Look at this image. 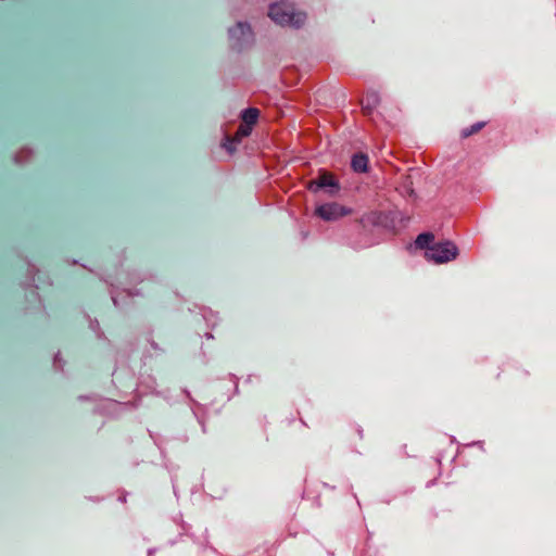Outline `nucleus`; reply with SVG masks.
Masks as SVG:
<instances>
[{
    "label": "nucleus",
    "instance_id": "nucleus-10",
    "mask_svg": "<svg viewBox=\"0 0 556 556\" xmlns=\"http://www.w3.org/2000/svg\"><path fill=\"white\" fill-rule=\"evenodd\" d=\"M484 126H485V122H478V123L471 125L470 127L464 128L462 130V137L468 138L471 135L479 132Z\"/></svg>",
    "mask_w": 556,
    "mask_h": 556
},
{
    "label": "nucleus",
    "instance_id": "nucleus-13",
    "mask_svg": "<svg viewBox=\"0 0 556 556\" xmlns=\"http://www.w3.org/2000/svg\"><path fill=\"white\" fill-rule=\"evenodd\" d=\"M392 233H393V235H395V233H396V228H395V227H393V228H392Z\"/></svg>",
    "mask_w": 556,
    "mask_h": 556
},
{
    "label": "nucleus",
    "instance_id": "nucleus-5",
    "mask_svg": "<svg viewBox=\"0 0 556 556\" xmlns=\"http://www.w3.org/2000/svg\"><path fill=\"white\" fill-rule=\"evenodd\" d=\"M260 111L255 108H249L241 113L242 124L253 128L257 123Z\"/></svg>",
    "mask_w": 556,
    "mask_h": 556
},
{
    "label": "nucleus",
    "instance_id": "nucleus-4",
    "mask_svg": "<svg viewBox=\"0 0 556 556\" xmlns=\"http://www.w3.org/2000/svg\"><path fill=\"white\" fill-rule=\"evenodd\" d=\"M325 187L332 188L331 193H336L339 190V184L332 174L325 173L319 177L317 181H311L307 185V188L313 191H316L318 188Z\"/></svg>",
    "mask_w": 556,
    "mask_h": 556
},
{
    "label": "nucleus",
    "instance_id": "nucleus-1",
    "mask_svg": "<svg viewBox=\"0 0 556 556\" xmlns=\"http://www.w3.org/2000/svg\"><path fill=\"white\" fill-rule=\"evenodd\" d=\"M269 16L283 26L299 27L304 22L303 13L294 12L290 7L282 3L273 4L269 9Z\"/></svg>",
    "mask_w": 556,
    "mask_h": 556
},
{
    "label": "nucleus",
    "instance_id": "nucleus-2",
    "mask_svg": "<svg viewBox=\"0 0 556 556\" xmlns=\"http://www.w3.org/2000/svg\"><path fill=\"white\" fill-rule=\"evenodd\" d=\"M458 255V248L452 241H441L433 243L428 251L425 252V256L429 261H433L437 264H443L455 260Z\"/></svg>",
    "mask_w": 556,
    "mask_h": 556
},
{
    "label": "nucleus",
    "instance_id": "nucleus-3",
    "mask_svg": "<svg viewBox=\"0 0 556 556\" xmlns=\"http://www.w3.org/2000/svg\"><path fill=\"white\" fill-rule=\"evenodd\" d=\"M315 215L324 220H336L351 213V210L338 203H327L315 208Z\"/></svg>",
    "mask_w": 556,
    "mask_h": 556
},
{
    "label": "nucleus",
    "instance_id": "nucleus-6",
    "mask_svg": "<svg viewBox=\"0 0 556 556\" xmlns=\"http://www.w3.org/2000/svg\"><path fill=\"white\" fill-rule=\"evenodd\" d=\"M413 186V178L412 175H405L402 176V181L396 186V191H399L402 195H408L412 197L414 194Z\"/></svg>",
    "mask_w": 556,
    "mask_h": 556
},
{
    "label": "nucleus",
    "instance_id": "nucleus-8",
    "mask_svg": "<svg viewBox=\"0 0 556 556\" xmlns=\"http://www.w3.org/2000/svg\"><path fill=\"white\" fill-rule=\"evenodd\" d=\"M434 240V236L433 233L431 232H422L420 235H418V237L416 238V247L419 248V249H426V251H428V248H430Z\"/></svg>",
    "mask_w": 556,
    "mask_h": 556
},
{
    "label": "nucleus",
    "instance_id": "nucleus-12",
    "mask_svg": "<svg viewBox=\"0 0 556 556\" xmlns=\"http://www.w3.org/2000/svg\"><path fill=\"white\" fill-rule=\"evenodd\" d=\"M239 141H236L233 140V137L232 138H226L225 142L223 143V147L230 153V154H233L235 151H236V148H235V144L238 143Z\"/></svg>",
    "mask_w": 556,
    "mask_h": 556
},
{
    "label": "nucleus",
    "instance_id": "nucleus-7",
    "mask_svg": "<svg viewBox=\"0 0 556 556\" xmlns=\"http://www.w3.org/2000/svg\"><path fill=\"white\" fill-rule=\"evenodd\" d=\"M361 104L364 114L371 115L374 110L377 109L379 105V98L377 94L372 98H366L362 100Z\"/></svg>",
    "mask_w": 556,
    "mask_h": 556
},
{
    "label": "nucleus",
    "instance_id": "nucleus-11",
    "mask_svg": "<svg viewBox=\"0 0 556 556\" xmlns=\"http://www.w3.org/2000/svg\"><path fill=\"white\" fill-rule=\"evenodd\" d=\"M252 129L253 128L245 126L244 124H241L240 127L238 128L237 132L233 136V140L240 142L242 138L250 136V134L252 132Z\"/></svg>",
    "mask_w": 556,
    "mask_h": 556
},
{
    "label": "nucleus",
    "instance_id": "nucleus-9",
    "mask_svg": "<svg viewBox=\"0 0 556 556\" xmlns=\"http://www.w3.org/2000/svg\"><path fill=\"white\" fill-rule=\"evenodd\" d=\"M367 163V156L363 154L354 155L352 159V167L355 172H366Z\"/></svg>",
    "mask_w": 556,
    "mask_h": 556
}]
</instances>
